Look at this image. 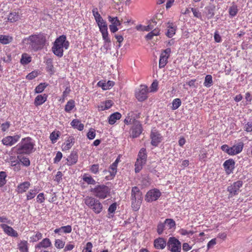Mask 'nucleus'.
<instances>
[{"instance_id": "f257e3e1", "label": "nucleus", "mask_w": 252, "mask_h": 252, "mask_svg": "<svg viewBox=\"0 0 252 252\" xmlns=\"http://www.w3.org/2000/svg\"><path fill=\"white\" fill-rule=\"evenodd\" d=\"M35 143L30 137L22 138L20 143L14 147L17 155H29L34 152Z\"/></svg>"}, {"instance_id": "f03ea898", "label": "nucleus", "mask_w": 252, "mask_h": 252, "mask_svg": "<svg viewBox=\"0 0 252 252\" xmlns=\"http://www.w3.org/2000/svg\"><path fill=\"white\" fill-rule=\"evenodd\" d=\"M25 41H27L30 48L33 51L41 50L47 42L46 35L42 33L31 35L25 38Z\"/></svg>"}, {"instance_id": "7ed1b4c3", "label": "nucleus", "mask_w": 252, "mask_h": 252, "mask_svg": "<svg viewBox=\"0 0 252 252\" xmlns=\"http://www.w3.org/2000/svg\"><path fill=\"white\" fill-rule=\"evenodd\" d=\"M69 46V42L66 40V36L62 35L56 39L53 43L52 51L54 55L61 58L63 55V49H67Z\"/></svg>"}, {"instance_id": "20e7f679", "label": "nucleus", "mask_w": 252, "mask_h": 252, "mask_svg": "<svg viewBox=\"0 0 252 252\" xmlns=\"http://www.w3.org/2000/svg\"><path fill=\"white\" fill-rule=\"evenodd\" d=\"M143 196L142 192L137 187H134L131 189V207L133 210H138L142 203Z\"/></svg>"}, {"instance_id": "39448f33", "label": "nucleus", "mask_w": 252, "mask_h": 252, "mask_svg": "<svg viewBox=\"0 0 252 252\" xmlns=\"http://www.w3.org/2000/svg\"><path fill=\"white\" fill-rule=\"evenodd\" d=\"M85 204L92 209L94 213L100 214L103 208L102 204L99 200L92 197L87 196L84 199Z\"/></svg>"}, {"instance_id": "423d86ee", "label": "nucleus", "mask_w": 252, "mask_h": 252, "mask_svg": "<svg viewBox=\"0 0 252 252\" xmlns=\"http://www.w3.org/2000/svg\"><path fill=\"white\" fill-rule=\"evenodd\" d=\"M91 191L94 193V196L99 199H105L110 193L109 188L105 185H99L92 189Z\"/></svg>"}, {"instance_id": "0eeeda50", "label": "nucleus", "mask_w": 252, "mask_h": 252, "mask_svg": "<svg viewBox=\"0 0 252 252\" xmlns=\"http://www.w3.org/2000/svg\"><path fill=\"white\" fill-rule=\"evenodd\" d=\"M148 87L141 85L135 90V96L139 101H143L148 98Z\"/></svg>"}, {"instance_id": "6e6552de", "label": "nucleus", "mask_w": 252, "mask_h": 252, "mask_svg": "<svg viewBox=\"0 0 252 252\" xmlns=\"http://www.w3.org/2000/svg\"><path fill=\"white\" fill-rule=\"evenodd\" d=\"M168 249L171 252H180L181 244L175 237H170L167 243Z\"/></svg>"}, {"instance_id": "1a4fd4ad", "label": "nucleus", "mask_w": 252, "mask_h": 252, "mask_svg": "<svg viewBox=\"0 0 252 252\" xmlns=\"http://www.w3.org/2000/svg\"><path fill=\"white\" fill-rule=\"evenodd\" d=\"M161 192L159 189H154L149 190L145 195V200L148 202H152L157 200L161 196Z\"/></svg>"}, {"instance_id": "9d476101", "label": "nucleus", "mask_w": 252, "mask_h": 252, "mask_svg": "<svg viewBox=\"0 0 252 252\" xmlns=\"http://www.w3.org/2000/svg\"><path fill=\"white\" fill-rule=\"evenodd\" d=\"M142 131V125L138 121L133 120V126L130 131V135L134 138L138 137Z\"/></svg>"}, {"instance_id": "9b49d317", "label": "nucleus", "mask_w": 252, "mask_h": 252, "mask_svg": "<svg viewBox=\"0 0 252 252\" xmlns=\"http://www.w3.org/2000/svg\"><path fill=\"white\" fill-rule=\"evenodd\" d=\"M21 138V135L16 134L13 136H6L3 138L1 140L2 143L8 147L14 145L18 142Z\"/></svg>"}, {"instance_id": "f8f14e48", "label": "nucleus", "mask_w": 252, "mask_h": 252, "mask_svg": "<svg viewBox=\"0 0 252 252\" xmlns=\"http://www.w3.org/2000/svg\"><path fill=\"white\" fill-rule=\"evenodd\" d=\"M243 186V182L237 181L227 187V190L231 195H235L240 191V189Z\"/></svg>"}, {"instance_id": "ddd939ff", "label": "nucleus", "mask_w": 252, "mask_h": 252, "mask_svg": "<svg viewBox=\"0 0 252 252\" xmlns=\"http://www.w3.org/2000/svg\"><path fill=\"white\" fill-rule=\"evenodd\" d=\"M0 227L3 229V232L8 236L17 237L18 234L12 227L6 224L2 223L0 225Z\"/></svg>"}, {"instance_id": "4468645a", "label": "nucleus", "mask_w": 252, "mask_h": 252, "mask_svg": "<svg viewBox=\"0 0 252 252\" xmlns=\"http://www.w3.org/2000/svg\"><path fill=\"white\" fill-rule=\"evenodd\" d=\"M223 167L227 174L232 173L235 168V161L233 159H229L224 161L223 164Z\"/></svg>"}, {"instance_id": "2eb2a0df", "label": "nucleus", "mask_w": 252, "mask_h": 252, "mask_svg": "<svg viewBox=\"0 0 252 252\" xmlns=\"http://www.w3.org/2000/svg\"><path fill=\"white\" fill-rule=\"evenodd\" d=\"M152 139L151 144L154 146H157L162 141V136L157 132L152 131L151 134Z\"/></svg>"}, {"instance_id": "dca6fc26", "label": "nucleus", "mask_w": 252, "mask_h": 252, "mask_svg": "<svg viewBox=\"0 0 252 252\" xmlns=\"http://www.w3.org/2000/svg\"><path fill=\"white\" fill-rule=\"evenodd\" d=\"M75 143V138L73 136H69L63 144V150L67 151L71 149Z\"/></svg>"}, {"instance_id": "f3484780", "label": "nucleus", "mask_w": 252, "mask_h": 252, "mask_svg": "<svg viewBox=\"0 0 252 252\" xmlns=\"http://www.w3.org/2000/svg\"><path fill=\"white\" fill-rule=\"evenodd\" d=\"M31 184L28 181H25L19 184L16 188V191L19 194L25 192L30 187Z\"/></svg>"}, {"instance_id": "a211bd4d", "label": "nucleus", "mask_w": 252, "mask_h": 252, "mask_svg": "<svg viewBox=\"0 0 252 252\" xmlns=\"http://www.w3.org/2000/svg\"><path fill=\"white\" fill-rule=\"evenodd\" d=\"M154 247L158 250H163L166 247L167 243L166 241L161 237L156 239L154 242Z\"/></svg>"}, {"instance_id": "6ab92c4d", "label": "nucleus", "mask_w": 252, "mask_h": 252, "mask_svg": "<svg viewBox=\"0 0 252 252\" xmlns=\"http://www.w3.org/2000/svg\"><path fill=\"white\" fill-rule=\"evenodd\" d=\"M47 94H45L37 95L34 99V105L35 106L41 105L47 100Z\"/></svg>"}, {"instance_id": "aec40b11", "label": "nucleus", "mask_w": 252, "mask_h": 252, "mask_svg": "<svg viewBox=\"0 0 252 252\" xmlns=\"http://www.w3.org/2000/svg\"><path fill=\"white\" fill-rule=\"evenodd\" d=\"M244 143L242 142H239L231 147L232 150L231 156H234L240 153L243 149Z\"/></svg>"}, {"instance_id": "412c9836", "label": "nucleus", "mask_w": 252, "mask_h": 252, "mask_svg": "<svg viewBox=\"0 0 252 252\" xmlns=\"http://www.w3.org/2000/svg\"><path fill=\"white\" fill-rule=\"evenodd\" d=\"M117 167H114L112 166V165H111L109 168L108 171H103L104 174H106L107 172L110 173V175L106 176L105 178L107 180H112L114 178L117 173Z\"/></svg>"}, {"instance_id": "4be33fe9", "label": "nucleus", "mask_w": 252, "mask_h": 252, "mask_svg": "<svg viewBox=\"0 0 252 252\" xmlns=\"http://www.w3.org/2000/svg\"><path fill=\"white\" fill-rule=\"evenodd\" d=\"M167 24V31L165 34L168 37L171 38L175 34L176 27L173 23H168Z\"/></svg>"}, {"instance_id": "5701e85b", "label": "nucleus", "mask_w": 252, "mask_h": 252, "mask_svg": "<svg viewBox=\"0 0 252 252\" xmlns=\"http://www.w3.org/2000/svg\"><path fill=\"white\" fill-rule=\"evenodd\" d=\"M114 85V82L112 81H108L107 83L103 81H99L97 85L101 87L103 90H107L110 89L111 87H112Z\"/></svg>"}, {"instance_id": "b1692460", "label": "nucleus", "mask_w": 252, "mask_h": 252, "mask_svg": "<svg viewBox=\"0 0 252 252\" xmlns=\"http://www.w3.org/2000/svg\"><path fill=\"white\" fill-rule=\"evenodd\" d=\"M97 26H98L99 31L102 35L108 34V27L106 22L105 20L97 24Z\"/></svg>"}, {"instance_id": "393cba45", "label": "nucleus", "mask_w": 252, "mask_h": 252, "mask_svg": "<svg viewBox=\"0 0 252 252\" xmlns=\"http://www.w3.org/2000/svg\"><path fill=\"white\" fill-rule=\"evenodd\" d=\"M24 155H17V158L23 166L28 167L31 164V161L29 158L23 156Z\"/></svg>"}, {"instance_id": "a878e982", "label": "nucleus", "mask_w": 252, "mask_h": 252, "mask_svg": "<svg viewBox=\"0 0 252 252\" xmlns=\"http://www.w3.org/2000/svg\"><path fill=\"white\" fill-rule=\"evenodd\" d=\"M122 115L119 112H115L112 114L108 118V123L110 125H113L118 120L120 119Z\"/></svg>"}, {"instance_id": "bb28decb", "label": "nucleus", "mask_w": 252, "mask_h": 252, "mask_svg": "<svg viewBox=\"0 0 252 252\" xmlns=\"http://www.w3.org/2000/svg\"><path fill=\"white\" fill-rule=\"evenodd\" d=\"M70 125L74 128L77 129L81 131L84 129V126L83 124L81 123L80 121L78 119H74L70 123Z\"/></svg>"}, {"instance_id": "cd10ccee", "label": "nucleus", "mask_w": 252, "mask_h": 252, "mask_svg": "<svg viewBox=\"0 0 252 252\" xmlns=\"http://www.w3.org/2000/svg\"><path fill=\"white\" fill-rule=\"evenodd\" d=\"M103 40H104L103 48L106 51L111 49V39L108 34L102 35Z\"/></svg>"}, {"instance_id": "c85d7f7f", "label": "nucleus", "mask_w": 252, "mask_h": 252, "mask_svg": "<svg viewBox=\"0 0 252 252\" xmlns=\"http://www.w3.org/2000/svg\"><path fill=\"white\" fill-rule=\"evenodd\" d=\"M113 104V102L111 100H107L104 102H102L99 106V108L101 111H104L109 109Z\"/></svg>"}, {"instance_id": "c756f323", "label": "nucleus", "mask_w": 252, "mask_h": 252, "mask_svg": "<svg viewBox=\"0 0 252 252\" xmlns=\"http://www.w3.org/2000/svg\"><path fill=\"white\" fill-rule=\"evenodd\" d=\"M18 249L20 252H28V243L27 241H21L18 244Z\"/></svg>"}, {"instance_id": "7c9ffc66", "label": "nucleus", "mask_w": 252, "mask_h": 252, "mask_svg": "<svg viewBox=\"0 0 252 252\" xmlns=\"http://www.w3.org/2000/svg\"><path fill=\"white\" fill-rule=\"evenodd\" d=\"M68 161L69 165L75 164L78 161L77 153L76 152H72L68 157Z\"/></svg>"}, {"instance_id": "2f4dec72", "label": "nucleus", "mask_w": 252, "mask_h": 252, "mask_svg": "<svg viewBox=\"0 0 252 252\" xmlns=\"http://www.w3.org/2000/svg\"><path fill=\"white\" fill-rule=\"evenodd\" d=\"M51 242L49 239L45 238L40 242L38 245L36 247V248H47L51 246Z\"/></svg>"}, {"instance_id": "473e14b6", "label": "nucleus", "mask_w": 252, "mask_h": 252, "mask_svg": "<svg viewBox=\"0 0 252 252\" xmlns=\"http://www.w3.org/2000/svg\"><path fill=\"white\" fill-rule=\"evenodd\" d=\"M32 61V57L27 53L22 55L20 63L23 65H27Z\"/></svg>"}, {"instance_id": "72a5a7b5", "label": "nucleus", "mask_w": 252, "mask_h": 252, "mask_svg": "<svg viewBox=\"0 0 252 252\" xmlns=\"http://www.w3.org/2000/svg\"><path fill=\"white\" fill-rule=\"evenodd\" d=\"M39 190L34 188L33 189H30L26 194L27 200H30L33 199L36 194L38 192Z\"/></svg>"}, {"instance_id": "f704fd0d", "label": "nucleus", "mask_w": 252, "mask_h": 252, "mask_svg": "<svg viewBox=\"0 0 252 252\" xmlns=\"http://www.w3.org/2000/svg\"><path fill=\"white\" fill-rule=\"evenodd\" d=\"M75 101L73 99H70L67 101L64 108L66 112L69 113L75 107Z\"/></svg>"}, {"instance_id": "c9c22d12", "label": "nucleus", "mask_w": 252, "mask_h": 252, "mask_svg": "<svg viewBox=\"0 0 252 252\" xmlns=\"http://www.w3.org/2000/svg\"><path fill=\"white\" fill-rule=\"evenodd\" d=\"M168 56H165L160 54L159 61V67L160 68L164 67L167 63Z\"/></svg>"}, {"instance_id": "e433bc0d", "label": "nucleus", "mask_w": 252, "mask_h": 252, "mask_svg": "<svg viewBox=\"0 0 252 252\" xmlns=\"http://www.w3.org/2000/svg\"><path fill=\"white\" fill-rule=\"evenodd\" d=\"M157 21L155 19H152L150 21H149V24L147 26H144L143 27V31H150L151 30H153L154 29L155 26L157 24Z\"/></svg>"}, {"instance_id": "4c0bfd02", "label": "nucleus", "mask_w": 252, "mask_h": 252, "mask_svg": "<svg viewBox=\"0 0 252 252\" xmlns=\"http://www.w3.org/2000/svg\"><path fill=\"white\" fill-rule=\"evenodd\" d=\"M83 180L89 185H94L96 184L95 181L93 178V177L87 174H85L83 175Z\"/></svg>"}, {"instance_id": "58836bf2", "label": "nucleus", "mask_w": 252, "mask_h": 252, "mask_svg": "<svg viewBox=\"0 0 252 252\" xmlns=\"http://www.w3.org/2000/svg\"><path fill=\"white\" fill-rule=\"evenodd\" d=\"M164 223L165 224V225L167 226V227L169 229L175 228L176 226L175 221L173 219H165Z\"/></svg>"}, {"instance_id": "ea45409f", "label": "nucleus", "mask_w": 252, "mask_h": 252, "mask_svg": "<svg viewBox=\"0 0 252 252\" xmlns=\"http://www.w3.org/2000/svg\"><path fill=\"white\" fill-rule=\"evenodd\" d=\"M213 84L212 76L211 75H207L205 77L203 85L207 88H209Z\"/></svg>"}, {"instance_id": "a19ab883", "label": "nucleus", "mask_w": 252, "mask_h": 252, "mask_svg": "<svg viewBox=\"0 0 252 252\" xmlns=\"http://www.w3.org/2000/svg\"><path fill=\"white\" fill-rule=\"evenodd\" d=\"M147 153L146 149L143 148L140 149L138 155V158L146 162L147 160Z\"/></svg>"}, {"instance_id": "79ce46f5", "label": "nucleus", "mask_w": 252, "mask_h": 252, "mask_svg": "<svg viewBox=\"0 0 252 252\" xmlns=\"http://www.w3.org/2000/svg\"><path fill=\"white\" fill-rule=\"evenodd\" d=\"M159 30L158 28H155L153 31L148 33L146 36L147 40H151L154 36L158 35L159 33Z\"/></svg>"}, {"instance_id": "37998d69", "label": "nucleus", "mask_w": 252, "mask_h": 252, "mask_svg": "<svg viewBox=\"0 0 252 252\" xmlns=\"http://www.w3.org/2000/svg\"><path fill=\"white\" fill-rule=\"evenodd\" d=\"M238 12V6L237 5L233 3L229 8V14L231 17L235 16Z\"/></svg>"}, {"instance_id": "c03bdc74", "label": "nucleus", "mask_w": 252, "mask_h": 252, "mask_svg": "<svg viewBox=\"0 0 252 252\" xmlns=\"http://www.w3.org/2000/svg\"><path fill=\"white\" fill-rule=\"evenodd\" d=\"M60 135V131H53L50 135V139L52 142V143H55Z\"/></svg>"}, {"instance_id": "a18cd8bd", "label": "nucleus", "mask_w": 252, "mask_h": 252, "mask_svg": "<svg viewBox=\"0 0 252 252\" xmlns=\"http://www.w3.org/2000/svg\"><path fill=\"white\" fill-rule=\"evenodd\" d=\"M10 166L13 167V170L15 172L19 171L21 169L18 160L11 161Z\"/></svg>"}, {"instance_id": "49530a36", "label": "nucleus", "mask_w": 252, "mask_h": 252, "mask_svg": "<svg viewBox=\"0 0 252 252\" xmlns=\"http://www.w3.org/2000/svg\"><path fill=\"white\" fill-rule=\"evenodd\" d=\"M47 84L45 83H40L34 89L35 93L39 94L41 93L46 88Z\"/></svg>"}, {"instance_id": "de8ad7c7", "label": "nucleus", "mask_w": 252, "mask_h": 252, "mask_svg": "<svg viewBox=\"0 0 252 252\" xmlns=\"http://www.w3.org/2000/svg\"><path fill=\"white\" fill-rule=\"evenodd\" d=\"M19 19V15L16 12H11L8 17V20L10 22H14L18 21Z\"/></svg>"}, {"instance_id": "09e8293b", "label": "nucleus", "mask_w": 252, "mask_h": 252, "mask_svg": "<svg viewBox=\"0 0 252 252\" xmlns=\"http://www.w3.org/2000/svg\"><path fill=\"white\" fill-rule=\"evenodd\" d=\"M12 38L8 35H0V43L7 44L11 41Z\"/></svg>"}, {"instance_id": "8fccbe9b", "label": "nucleus", "mask_w": 252, "mask_h": 252, "mask_svg": "<svg viewBox=\"0 0 252 252\" xmlns=\"http://www.w3.org/2000/svg\"><path fill=\"white\" fill-rule=\"evenodd\" d=\"M181 104L182 102L180 98L174 99L172 102V109L176 110L181 106Z\"/></svg>"}, {"instance_id": "3c124183", "label": "nucleus", "mask_w": 252, "mask_h": 252, "mask_svg": "<svg viewBox=\"0 0 252 252\" xmlns=\"http://www.w3.org/2000/svg\"><path fill=\"white\" fill-rule=\"evenodd\" d=\"M6 177V173L4 171L0 172V188L3 187L6 183L5 179Z\"/></svg>"}, {"instance_id": "603ef678", "label": "nucleus", "mask_w": 252, "mask_h": 252, "mask_svg": "<svg viewBox=\"0 0 252 252\" xmlns=\"http://www.w3.org/2000/svg\"><path fill=\"white\" fill-rule=\"evenodd\" d=\"M166 226L163 223L160 222L157 226V233L159 235H161L163 233L164 230L166 229Z\"/></svg>"}, {"instance_id": "864d4df0", "label": "nucleus", "mask_w": 252, "mask_h": 252, "mask_svg": "<svg viewBox=\"0 0 252 252\" xmlns=\"http://www.w3.org/2000/svg\"><path fill=\"white\" fill-rule=\"evenodd\" d=\"M42 237V234L40 232H38L35 235L30 237V241L32 242H36L41 239Z\"/></svg>"}, {"instance_id": "5fc2aeb1", "label": "nucleus", "mask_w": 252, "mask_h": 252, "mask_svg": "<svg viewBox=\"0 0 252 252\" xmlns=\"http://www.w3.org/2000/svg\"><path fill=\"white\" fill-rule=\"evenodd\" d=\"M65 242L60 239H56L55 240V246L59 249L63 248L64 246Z\"/></svg>"}, {"instance_id": "6e6d98bb", "label": "nucleus", "mask_w": 252, "mask_h": 252, "mask_svg": "<svg viewBox=\"0 0 252 252\" xmlns=\"http://www.w3.org/2000/svg\"><path fill=\"white\" fill-rule=\"evenodd\" d=\"M99 167V164H94L91 166V167L90 168V170L92 173H93L94 174H96L97 173H98Z\"/></svg>"}, {"instance_id": "4d7b16f0", "label": "nucleus", "mask_w": 252, "mask_h": 252, "mask_svg": "<svg viewBox=\"0 0 252 252\" xmlns=\"http://www.w3.org/2000/svg\"><path fill=\"white\" fill-rule=\"evenodd\" d=\"M38 75V73L36 71H32L26 76V79L28 80H32Z\"/></svg>"}, {"instance_id": "13d9d810", "label": "nucleus", "mask_w": 252, "mask_h": 252, "mask_svg": "<svg viewBox=\"0 0 252 252\" xmlns=\"http://www.w3.org/2000/svg\"><path fill=\"white\" fill-rule=\"evenodd\" d=\"M95 137V131L94 129L91 128L87 133V137L90 140L94 139Z\"/></svg>"}, {"instance_id": "bf43d9fd", "label": "nucleus", "mask_w": 252, "mask_h": 252, "mask_svg": "<svg viewBox=\"0 0 252 252\" xmlns=\"http://www.w3.org/2000/svg\"><path fill=\"white\" fill-rule=\"evenodd\" d=\"M62 232L64 233H69L72 231V227L70 225L62 226Z\"/></svg>"}, {"instance_id": "052dcab7", "label": "nucleus", "mask_w": 252, "mask_h": 252, "mask_svg": "<svg viewBox=\"0 0 252 252\" xmlns=\"http://www.w3.org/2000/svg\"><path fill=\"white\" fill-rule=\"evenodd\" d=\"M221 149L223 152L226 153L227 154L231 156L232 150L231 147H229L227 145H223L221 146Z\"/></svg>"}, {"instance_id": "680f3d73", "label": "nucleus", "mask_w": 252, "mask_h": 252, "mask_svg": "<svg viewBox=\"0 0 252 252\" xmlns=\"http://www.w3.org/2000/svg\"><path fill=\"white\" fill-rule=\"evenodd\" d=\"M117 209V203L116 202L112 204L108 208V212L109 214H114Z\"/></svg>"}, {"instance_id": "e2e57ef3", "label": "nucleus", "mask_w": 252, "mask_h": 252, "mask_svg": "<svg viewBox=\"0 0 252 252\" xmlns=\"http://www.w3.org/2000/svg\"><path fill=\"white\" fill-rule=\"evenodd\" d=\"M10 123L9 122H6L1 125V129L3 132L6 131L10 127Z\"/></svg>"}, {"instance_id": "0e129e2a", "label": "nucleus", "mask_w": 252, "mask_h": 252, "mask_svg": "<svg viewBox=\"0 0 252 252\" xmlns=\"http://www.w3.org/2000/svg\"><path fill=\"white\" fill-rule=\"evenodd\" d=\"M63 157L62 153L59 151L57 153L56 157L54 158V162L55 163H58L62 159Z\"/></svg>"}, {"instance_id": "69168bd1", "label": "nucleus", "mask_w": 252, "mask_h": 252, "mask_svg": "<svg viewBox=\"0 0 252 252\" xmlns=\"http://www.w3.org/2000/svg\"><path fill=\"white\" fill-rule=\"evenodd\" d=\"M191 10L193 13V16L198 18H201V13L196 8H191Z\"/></svg>"}, {"instance_id": "338daca9", "label": "nucleus", "mask_w": 252, "mask_h": 252, "mask_svg": "<svg viewBox=\"0 0 252 252\" xmlns=\"http://www.w3.org/2000/svg\"><path fill=\"white\" fill-rule=\"evenodd\" d=\"M244 129L248 132L252 131V122H248L244 126Z\"/></svg>"}, {"instance_id": "774afa93", "label": "nucleus", "mask_w": 252, "mask_h": 252, "mask_svg": "<svg viewBox=\"0 0 252 252\" xmlns=\"http://www.w3.org/2000/svg\"><path fill=\"white\" fill-rule=\"evenodd\" d=\"M93 248V245L91 242H88L86 244V247L84 248L83 252H92V249Z\"/></svg>"}]
</instances>
